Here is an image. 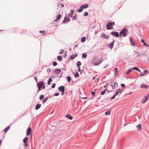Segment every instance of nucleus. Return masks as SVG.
<instances>
[{
	"mask_svg": "<svg viewBox=\"0 0 149 149\" xmlns=\"http://www.w3.org/2000/svg\"><path fill=\"white\" fill-rule=\"evenodd\" d=\"M95 77H93V80H94L95 79Z\"/></svg>",
	"mask_w": 149,
	"mask_h": 149,
	"instance_id": "63",
	"label": "nucleus"
},
{
	"mask_svg": "<svg viewBox=\"0 0 149 149\" xmlns=\"http://www.w3.org/2000/svg\"><path fill=\"white\" fill-rule=\"evenodd\" d=\"M141 88H147L149 87V86L146 84H143L141 86Z\"/></svg>",
	"mask_w": 149,
	"mask_h": 149,
	"instance_id": "12",
	"label": "nucleus"
},
{
	"mask_svg": "<svg viewBox=\"0 0 149 149\" xmlns=\"http://www.w3.org/2000/svg\"><path fill=\"white\" fill-rule=\"evenodd\" d=\"M10 128V127L8 126L4 130H9Z\"/></svg>",
	"mask_w": 149,
	"mask_h": 149,
	"instance_id": "42",
	"label": "nucleus"
},
{
	"mask_svg": "<svg viewBox=\"0 0 149 149\" xmlns=\"http://www.w3.org/2000/svg\"><path fill=\"white\" fill-rule=\"evenodd\" d=\"M70 21L69 18L68 17H65L64 20H63V22H68Z\"/></svg>",
	"mask_w": 149,
	"mask_h": 149,
	"instance_id": "14",
	"label": "nucleus"
},
{
	"mask_svg": "<svg viewBox=\"0 0 149 149\" xmlns=\"http://www.w3.org/2000/svg\"><path fill=\"white\" fill-rule=\"evenodd\" d=\"M61 6L62 7H64V5L63 4H61Z\"/></svg>",
	"mask_w": 149,
	"mask_h": 149,
	"instance_id": "61",
	"label": "nucleus"
},
{
	"mask_svg": "<svg viewBox=\"0 0 149 149\" xmlns=\"http://www.w3.org/2000/svg\"><path fill=\"white\" fill-rule=\"evenodd\" d=\"M111 110H108L107 112H105V114L106 115H110L111 113Z\"/></svg>",
	"mask_w": 149,
	"mask_h": 149,
	"instance_id": "22",
	"label": "nucleus"
},
{
	"mask_svg": "<svg viewBox=\"0 0 149 149\" xmlns=\"http://www.w3.org/2000/svg\"><path fill=\"white\" fill-rule=\"evenodd\" d=\"M132 69L135 70H138V71H139V72H141V70L136 67H135L132 68Z\"/></svg>",
	"mask_w": 149,
	"mask_h": 149,
	"instance_id": "27",
	"label": "nucleus"
},
{
	"mask_svg": "<svg viewBox=\"0 0 149 149\" xmlns=\"http://www.w3.org/2000/svg\"><path fill=\"white\" fill-rule=\"evenodd\" d=\"M47 71L48 72H51V69L49 68H47Z\"/></svg>",
	"mask_w": 149,
	"mask_h": 149,
	"instance_id": "47",
	"label": "nucleus"
},
{
	"mask_svg": "<svg viewBox=\"0 0 149 149\" xmlns=\"http://www.w3.org/2000/svg\"><path fill=\"white\" fill-rule=\"evenodd\" d=\"M106 87H107V86H104V88H106Z\"/></svg>",
	"mask_w": 149,
	"mask_h": 149,
	"instance_id": "64",
	"label": "nucleus"
},
{
	"mask_svg": "<svg viewBox=\"0 0 149 149\" xmlns=\"http://www.w3.org/2000/svg\"><path fill=\"white\" fill-rule=\"evenodd\" d=\"M32 131H27L26 132V135L27 136H29L30 135H31V138L32 136V133H31Z\"/></svg>",
	"mask_w": 149,
	"mask_h": 149,
	"instance_id": "17",
	"label": "nucleus"
},
{
	"mask_svg": "<svg viewBox=\"0 0 149 149\" xmlns=\"http://www.w3.org/2000/svg\"><path fill=\"white\" fill-rule=\"evenodd\" d=\"M145 74L144 73H142L140 74V76H144L145 75Z\"/></svg>",
	"mask_w": 149,
	"mask_h": 149,
	"instance_id": "54",
	"label": "nucleus"
},
{
	"mask_svg": "<svg viewBox=\"0 0 149 149\" xmlns=\"http://www.w3.org/2000/svg\"><path fill=\"white\" fill-rule=\"evenodd\" d=\"M27 130H31V127H29Z\"/></svg>",
	"mask_w": 149,
	"mask_h": 149,
	"instance_id": "55",
	"label": "nucleus"
},
{
	"mask_svg": "<svg viewBox=\"0 0 149 149\" xmlns=\"http://www.w3.org/2000/svg\"><path fill=\"white\" fill-rule=\"evenodd\" d=\"M57 59L59 61H61L62 60V57L61 56H58L57 57Z\"/></svg>",
	"mask_w": 149,
	"mask_h": 149,
	"instance_id": "26",
	"label": "nucleus"
},
{
	"mask_svg": "<svg viewBox=\"0 0 149 149\" xmlns=\"http://www.w3.org/2000/svg\"><path fill=\"white\" fill-rule=\"evenodd\" d=\"M116 96L115 95H114L112 97H111V100L115 98V97Z\"/></svg>",
	"mask_w": 149,
	"mask_h": 149,
	"instance_id": "50",
	"label": "nucleus"
},
{
	"mask_svg": "<svg viewBox=\"0 0 149 149\" xmlns=\"http://www.w3.org/2000/svg\"><path fill=\"white\" fill-rule=\"evenodd\" d=\"M127 30L125 28H124L120 32V36H123V37L127 35Z\"/></svg>",
	"mask_w": 149,
	"mask_h": 149,
	"instance_id": "2",
	"label": "nucleus"
},
{
	"mask_svg": "<svg viewBox=\"0 0 149 149\" xmlns=\"http://www.w3.org/2000/svg\"><path fill=\"white\" fill-rule=\"evenodd\" d=\"M28 146V144L27 143H24V146L25 147H26Z\"/></svg>",
	"mask_w": 149,
	"mask_h": 149,
	"instance_id": "44",
	"label": "nucleus"
},
{
	"mask_svg": "<svg viewBox=\"0 0 149 149\" xmlns=\"http://www.w3.org/2000/svg\"><path fill=\"white\" fill-rule=\"evenodd\" d=\"M81 9H79L78 10V12L79 13H80L82 12L83 11V8H81Z\"/></svg>",
	"mask_w": 149,
	"mask_h": 149,
	"instance_id": "45",
	"label": "nucleus"
},
{
	"mask_svg": "<svg viewBox=\"0 0 149 149\" xmlns=\"http://www.w3.org/2000/svg\"><path fill=\"white\" fill-rule=\"evenodd\" d=\"M79 76V74L77 72L75 74H74V77H78Z\"/></svg>",
	"mask_w": 149,
	"mask_h": 149,
	"instance_id": "36",
	"label": "nucleus"
},
{
	"mask_svg": "<svg viewBox=\"0 0 149 149\" xmlns=\"http://www.w3.org/2000/svg\"><path fill=\"white\" fill-rule=\"evenodd\" d=\"M149 97V96L148 95L146 96H145L141 100V102L143 104H144L146 102L148 98Z\"/></svg>",
	"mask_w": 149,
	"mask_h": 149,
	"instance_id": "8",
	"label": "nucleus"
},
{
	"mask_svg": "<svg viewBox=\"0 0 149 149\" xmlns=\"http://www.w3.org/2000/svg\"><path fill=\"white\" fill-rule=\"evenodd\" d=\"M106 90H107V89H106L104 91H101V93H100L102 95H103L104 94H105V91H106Z\"/></svg>",
	"mask_w": 149,
	"mask_h": 149,
	"instance_id": "34",
	"label": "nucleus"
},
{
	"mask_svg": "<svg viewBox=\"0 0 149 149\" xmlns=\"http://www.w3.org/2000/svg\"><path fill=\"white\" fill-rule=\"evenodd\" d=\"M61 18V15H58L57 17V18L54 21H57L60 18Z\"/></svg>",
	"mask_w": 149,
	"mask_h": 149,
	"instance_id": "21",
	"label": "nucleus"
},
{
	"mask_svg": "<svg viewBox=\"0 0 149 149\" xmlns=\"http://www.w3.org/2000/svg\"><path fill=\"white\" fill-rule=\"evenodd\" d=\"M87 56V55L86 53H83L82 54V57L83 58H86Z\"/></svg>",
	"mask_w": 149,
	"mask_h": 149,
	"instance_id": "25",
	"label": "nucleus"
},
{
	"mask_svg": "<svg viewBox=\"0 0 149 149\" xmlns=\"http://www.w3.org/2000/svg\"><path fill=\"white\" fill-rule=\"evenodd\" d=\"M107 30L111 29H113V26H112L111 22H109L107 24Z\"/></svg>",
	"mask_w": 149,
	"mask_h": 149,
	"instance_id": "3",
	"label": "nucleus"
},
{
	"mask_svg": "<svg viewBox=\"0 0 149 149\" xmlns=\"http://www.w3.org/2000/svg\"><path fill=\"white\" fill-rule=\"evenodd\" d=\"M86 40V38L84 37H83L81 39V41L82 42H84Z\"/></svg>",
	"mask_w": 149,
	"mask_h": 149,
	"instance_id": "31",
	"label": "nucleus"
},
{
	"mask_svg": "<svg viewBox=\"0 0 149 149\" xmlns=\"http://www.w3.org/2000/svg\"><path fill=\"white\" fill-rule=\"evenodd\" d=\"M78 71H79V72H80L81 71V70H80V67H79L78 68Z\"/></svg>",
	"mask_w": 149,
	"mask_h": 149,
	"instance_id": "58",
	"label": "nucleus"
},
{
	"mask_svg": "<svg viewBox=\"0 0 149 149\" xmlns=\"http://www.w3.org/2000/svg\"><path fill=\"white\" fill-rule=\"evenodd\" d=\"M88 15V13L87 12H85L84 13V15L85 16H86Z\"/></svg>",
	"mask_w": 149,
	"mask_h": 149,
	"instance_id": "41",
	"label": "nucleus"
},
{
	"mask_svg": "<svg viewBox=\"0 0 149 149\" xmlns=\"http://www.w3.org/2000/svg\"><path fill=\"white\" fill-rule=\"evenodd\" d=\"M44 84L43 82H39L37 84V86L38 87V92L41 89V88L43 86Z\"/></svg>",
	"mask_w": 149,
	"mask_h": 149,
	"instance_id": "6",
	"label": "nucleus"
},
{
	"mask_svg": "<svg viewBox=\"0 0 149 149\" xmlns=\"http://www.w3.org/2000/svg\"><path fill=\"white\" fill-rule=\"evenodd\" d=\"M64 51V50L63 49H61L60 50V52L59 53V54H63V53Z\"/></svg>",
	"mask_w": 149,
	"mask_h": 149,
	"instance_id": "38",
	"label": "nucleus"
},
{
	"mask_svg": "<svg viewBox=\"0 0 149 149\" xmlns=\"http://www.w3.org/2000/svg\"><path fill=\"white\" fill-rule=\"evenodd\" d=\"M102 60H98L97 57L93 58L91 62L95 65H97L100 64L102 61Z\"/></svg>",
	"mask_w": 149,
	"mask_h": 149,
	"instance_id": "1",
	"label": "nucleus"
},
{
	"mask_svg": "<svg viewBox=\"0 0 149 149\" xmlns=\"http://www.w3.org/2000/svg\"><path fill=\"white\" fill-rule=\"evenodd\" d=\"M144 73L145 74V73L148 72V71L146 70H144Z\"/></svg>",
	"mask_w": 149,
	"mask_h": 149,
	"instance_id": "56",
	"label": "nucleus"
},
{
	"mask_svg": "<svg viewBox=\"0 0 149 149\" xmlns=\"http://www.w3.org/2000/svg\"><path fill=\"white\" fill-rule=\"evenodd\" d=\"M136 127L138 130H141V125H137Z\"/></svg>",
	"mask_w": 149,
	"mask_h": 149,
	"instance_id": "28",
	"label": "nucleus"
},
{
	"mask_svg": "<svg viewBox=\"0 0 149 149\" xmlns=\"http://www.w3.org/2000/svg\"><path fill=\"white\" fill-rule=\"evenodd\" d=\"M60 72L61 70L60 69H57L55 71L54 73L55 74L58 75L60 73Z\"/></svg>",
	"mask_w": 149,
	"mask_h": 149,
	"instance_id": "16",
	"label": "nucleus"
},
{
	"mask_svg": "<svg viewBox=\"0 0 149 149\" xmlns=\"http://www.w3.org/2000/svg\"><path fill=\"white\" fill-rule=\"evenodd\" d=\"M48 97H45L43 100V102H42L43 103H44L45 102H46V101L48 100Z\"/></svg>",
	"mask_w": 149,
	"mask_h": 149,
	"instance_id": "33",
	"label": "nucleus"
},
{
	"mask_svg": "<svg viewBox=\"0 0 149 149\" xmlns=\"http://www.w3.org/2000/svg\"><path fill=\"white\" fill-rule=\"evenodd\" d=\"M41 106V104H37L36 105V110H38L39 109Z\"/></svg>",
	"mask_w": 149,
	"mask_h": 149,
	"instance_id": "19",
	"label": "nucleus"
},
{
	"mask_svg": "<svg viewBox=\"0 0 149 149\" xmlns=\"http://www.w3.org/2000/svg\"><path fill=\"white\" fill-rule=\"evenodd\" d=\"M141 41L142 43H143L144 45L146 47L147 46V45L145 43L144 40L141 39Z\"/></svg>",
	"mask_w": 149,
	"mask_h": 149,
	"instance_id": "30",
	"label": "nucleus"
},
{
	"mask_svg": "<svg viewBox=\"0 0 149 149\" xmlns=\"http://www.w3.org/2000/svg\"><path fill=\"white\" fill-rule=\"evenodd\" d=\"M52 81V78H50L48 80V85H49L51 83V82Z\"/></svg>",
	"mask_w": 149,
	"mask_h": 149,
	"instance_id": "29",
	"label": "nucleus"
},
{
	"mask_svg": "<svg viewBox=\"0 0 149 149\" xmlns=\"http://www.w3.org/2000/svg\"><path fill=\"white\" fill-rule=\"evenodd\" d=\"M68 81L70 83L71 80V77L70 76H68L67 77Z\"/></svg>",
	"mask_w": 149,
	"mask_h": 149,
	"instance_id": "39",
	"label": "nucleus"
},
{
	"mask_svg": "<svg viewBox=\"0 0 149 149\" xmlns=\"http://www.w3.org/2000/svg\"><path fill=\"white\" fill-rule=\"evenodd\" d=\"M73 18L74 19H77V15H74V16L73 17Z\"/></svg>",
	"mask_w": 149,
	"mask_h": 149,
	"instance_id": "51",
	"label": "nucleus"
},
{
	"mask_svg": "<svg viewBox=\"0 0 149 149\" xmlns=\"http://www.w3.org/2000/svg\"><path fill=\"white\" fill-rule=\"evenodd\" d=\"M59 95V93H55V95H54V96H57Z\"/></svg>",
	"mask_w": 149,
	"mask_h": 149,
	"instance_id": "53",
	"label": "nucleus"
},
{
	"mask_svg": "<svg viewBox=\"0 0 149 149\" xmlns=\"http://www.w3.org/2000/svg\"><path fill=\"white\" fill-rule=\"evenodd\" d=\"M53 66H56L57 65V63L56 62H54L53 63Z\"/></svg>",
	"mask_w": 149,
	"mask_h": 149,
	"instance_id": "43",
	"label": "nucleus"
},
{
	"mask_svg": "<svg viewBox=\"0 0 149 149\" xmlns=\"http://www.w3.org/2000/svg\"><path fill=\"white\" fill-rule=\"evenodd\" d=\"M132 69H130L127 72L126 74H127V75H128L129 73H130V72H131L132 71Z\"/></svg>",
	"mask_w": 149,
	"mask_h": 149,
	"instance_id": "40",
	"label": "nucleus"
},
{
	"mask_svg": "<svg viewBox=\"0 0 149 149\" xmlns=\"http://www.w3.org/2000/svg\"><path fill=\"white\" fill-rule=\"evenodd\" d=\"M55 84H53V85H52V88H54L55 87Z\"/></svg>",
	"mask_w": 149,
	"mask_h": 149,
	"instance_id": "48",
	"label": "nucleus"
},
{
	"mask_svg": "<svg viewBox=\"0 0 149 149\" xmlns=\"http://www.w3.org/2000/svg\"><path fill=\"white\" fill-rule=\"evenodd\" d=\"M44 97V96L43 95H41L39 98V99L40 100H42Z\"/></svg>",
	"mask_w": 149,
	"mask_h": 149,
	"instance_id": "37",
	"label": "nucleus"
},
{
	"mask_svg": "<svg viewBox=\"0 0 149 149\" xmlns=\"http://www.w3.org/2000/svg\"><path fill=\"white\" fill-rule=\"evenodd\" d=\"M121 86L122 87H125V85L123 84H121Z\"/></svg>",
	"mask_w": 149,
	"mask_h": 149,
	"instance_id": "49",
	"label": "nucleus"
},
{
	"mask_svg": "<svg viewBox=\"0 0 149 149\" xmlns=\"http://www.w3.org/2000/svg\"><path fill=\"white\" fill-rule=\"evenodd\" d=\"M78 55L77 53H75L72 54L70 57V58L71 59H73L76 57Z\"/></svg>",
	"mask_w": 149,
	"mask_h": 149,
	"instance_id": "10",
	"label": "nucleus"
},
{
	"mask_svg": "<svg viewBox=\"0 0 149 149\" xmlns=\"http://www.w3.org/2000/svg\"><path fill=\"white\" fill-rule=\"evenodd\" d=\"M111 34L116 37H118L119 36L118 33L116 32L112 31L111 33Z\"/></svg>",
	"mask_w": 149,
	"mask_h": 149,
	"instance_id": "9",
	"label": "nucleus"
},
{
	"mask_svg": "<svg viewBox=\"0 0 149 149\" xmlns=\"http://www.w3.org/2000/svg\"><path fill=\"white\" fill-rule=\"evenodd\" d=\"M2 143L1 140L0 139V146L1 145Z\"/></svg>",
	"mask_w": 149,
	"mask_h": 149,
	"instance_id": "60",
	"label": "nucleus"
},
{
	"mask_svg": "<svg viewBox=\"0 0 149 149\" xmlns=\"http://www.w3.org/2000/svg\"><path fill=\"white\" fill-rule=\"evenodd\" d=\"M91 92L92 93V94L93 95V96L94 97L95 96V91L94 92H92L91 91Z\"/></svg>",
	"mask_w": 149,
	"mask_h": 149,
	"instance_id": "46",
	"label": "nucleus"
},
{
	"mask_svg": "<svg viewBox=\"0 0 149 149\" xmlns=\"http://www.w3.org/2000/svg\"><path fill=\"white\" fill-rule=\"evenodd\" d=\"M111 23L112 24V26H113V25H115V22H111Z\"/></svg>",
	"mask_w": 149,
	"mask_h": 149,
	"instance_id": "59",
	"label": "nucleus"
},
{
	"mask_svg": "<svg viewBox=\"0 0 149 149\" xmlns=\"http://www.w3.org/2000/svg\"><path fill=\"white\" fill-rule=\"evenodd\" d=\"M71 13L68 14L69 17H72V15L73 14V12H74L72 10H71Z\"/></svg>",
	"mask_w": 149,
	"mask_h": 149,
	"instance_id": "23",
	"label": "nucleus"
},
{
	"mask_svg": "<svg viewBox=\"0 0 149 149\" xmlns=\"http://www.w3.org/2000/svg\"><path fill=\"white\" fill-rule=\"evenodd\" d=\"M58 89L61 92V95H63L64 94L65 87L64 86H61L58 87Z\"/></svg>",
	"mask_w": 149,
	"mask_h": 149,
	"instance_id": "4",
	"label": "nucleus"
},
{
	"mask_svg": "<svg viewBox=\"0 0 149 149\" xmlns=\"http://www.w3.org/2000/svg\"><path fill=\"white\" fill-rule=\"evenodd\" d=\"M60 6V4L59 3H58L57 4V6L58 7H59Z\"/></svg>",
	"mask_w": 149,
	"mask_h": 149,
	"instance_id": "62",
	"label": "nucleus"
},
{
	"mask_svg": "<svg viewBox=\"0 0 149 149\" xmlns=\"http://www.w3.org/2000/svg\"><path fill=\"white\" fill-rule=\"evenodd\" d=\"M88 7V5L87 4H86L82 5L80 8L83 9H85L87 8Z\"/></svg>",
	"mask_w": 149,
	"mask_h": 149,
	"instance_id": "13",
	"label": "nucleus"
},
{
	"mask_svg": "<svg viewBox=\"0 0 149 149\" xmlns=\"http://www.w3.org/2000/svg\"><path fill=\"white\" fill-rule=\"evenodd\" d=\"M28 140V137H26L24 138L23 140V141L24 143H27Z\"/></svg>",
	"mask_w": 149,
	"mask_h": 149,
	"instance_id": "20",
	"label": "nucleus"
},
{
	"mask_svg": "<svg viewBox=\"0 0 149 149\" xmlns=\"http://www.w3.org/2000/svg\"><path fill=\"white\" fill-rule=\"evenodd\" d=\"M111 83V86L113 89H115L118 87V84L117 83L114 81H112Z\"/></svg>",
	"mask_w": 149,
	"mask_h": 149,
	"instance_id": "5",
	"label": "nucleus"
},
{
	"mask_svg": "<svg viewBox=\"0 0 149 149\" xmlns=\"http://www.w3.org/2000/svg\"><path fill=\"white\" fill-rule=\"evenodd\" d=\"M65 117L68 118H69L70 120H72L73 118L69 114L67 115Z\"/></svg>",
	"mask_w": 149,
	"mask_h": 149,
	"instance_id": "18",
	"label": "nucleus"
},
{
	"mask_svg": "<svg viewBox=\"0 0 149 149\" xmlns=\"http://www.w3.org/2000/svg\"><path fill=\"white\" fill-rule=\"evenodd\" d=\"M132 92H130L128 93V95H130L132 94Z\"/></svg>",
	"mask_w": 149,
	"mask_h": 149,
	"instance_id": "57",
	"label": "nucleus"
},
{
	"mask_svg": "<svg viewBox=\"0 0 149 149\" xmlns=\"http://www.w3.org/2000/svg\"><path fill=\"white\" fill-rule=\"evenodd\" d=\"M117 70H118V68H116L115 69V74H116V73L117 72Z\"/></svg>",
	"mask_w": 149,
	"mask_h": 149,
	"instance_id": "52",
	"label": "nucleus"
},
{
	"mask_svg": "<svg viewBox=\"0 0 149 149\" xmlns=\"http://www.w3.org/2000/svg\"><path fill=\"white\" fill-rule=\"evenodd\" d=\"M39 32L42 33L43 35H44L45 33V31H40Z\"/></svg>",
	"mask_w": 149,
	"mask_h": 149,
	"instance_id": "35",
	"label": "nucleus"
},
{
	"mask_svg": "<svg viewBox=\"0 0 149 149\" xmlns=\"http://www.w3.org/2000/svg\"><path fill=\"white\" fill-rule=\"evenodd\" d=\"M101 37L102 38H105V39H108L109 38V36H107L106 34L104 33H103L101 35Z\"/></svg>",
	"mask_w": 149,
	"mask_h": 149,
	"instance_id": "11",
	"label": "nucleus"
},
{
	"mask_svg": "<svg viewBox=\"0 0 149 149\" xmlns=\"http://www.w3.org/2000/svg\"><path fill=\"white\" fill-rule=\"evenodd\" d=\"M114 45V41L109 44L108 45V46L111 49H112Z\"/></svg>",
	"mask_w": 149,
	"mask_h": 149,
	"instance_id": "15",
	"label": "nucleus"
},
{
	"mask_svg": "<svg viewBox=\"0 0 149 149\" xmlns=\"http://www.w3.org/2000/svg\"><path fill=\"white\" fill-rule=\"evenodd\" d=\"M116 93L115 95L116 96L119 94H120L123 92V90L120 89H117L116 90Z\"/></svg>",
	"mask_w": 149,
	"mask_h": 149,
	"instance_id": "7",
	"label": "nucleus"
},
{
	"mask_svg": "<svg viewBox=\"0 0 149 149\" xmlns=\"http://www.w3.org/2000/svg\"><path fill=\"white\" fill-rule=\"evenodd\" d=\"M81 65V63L80 61H78L77 63V67L79 68Z\"/></svg>",
	"mask_w": 149,
	"mask_h": 149,
	"instance_id": "24",
	"label": "nucleus"
},
{
	"mask_svg": "<svg viewBox=\"0 0 149 149\" xmlns=\"http://www.w3.org/2000/svg\"><path fill=\"white\" fill-rule=\"evenodd\" d=\"M130 40L131 43H132V45H135L133 43V40L132 38H130Z\"/></svg>",
	"mask_w": 149,
	"mask_h": 149,
	"instance_id": "32",
	"label": "nucleus"
}]
</instances>
